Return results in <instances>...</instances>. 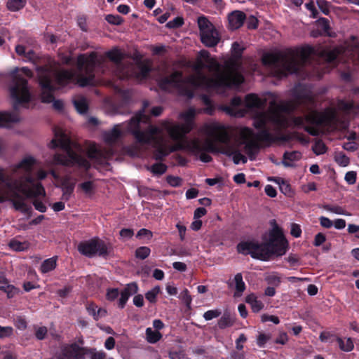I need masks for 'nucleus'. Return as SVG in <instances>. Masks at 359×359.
<instances>
[{"instance_id":"18","label":"nucleus","mask_w":359,"mask_h":359,"mask_svg":"<svg viewBox=\"0 0 359 359\" xmlns=\"http://www.w3.org/2000/svg\"><path fill=\"white\" fill-rule=\"evenodd\" d=\"M242 100L239 97H233L229 105L224 106L222 109L231 116L242 117L245 110L241 108Z\"/></svg>"},{"instance_id":"42","label":"nucleus","mask_w":359,"mask_h":359,"mask_svg":"<svg viewBox=\"0 0 359 359\" xmlns=\"http://www.w3.org/2000/svg\"><path fill=\"white\" fill-rule=\"evenodd\" d=\"M313 151L317 155H320L326 151L325 144L321 141H317L313 146Z\"/></svg>"},{"instance_id":"27","label":"nucleus","mask_w":359,"mask_h":359,"mask_svg":"<svg viewBox=\"0 0 359 359\" xmlns=\"http://www.w3.org/2000/svg\"><path fill=\"white\" fill-rule=\"evenodd\" d=\"M0 290L4 291L8 298L13 297L18 292L14 286L8 285L6 279L2 278L0 280Z\"/></svg>"},{"instance_id":"52","label":"nucleus","mask_w":359,"mask_h":359,"mask_svg":"<svg viewBox=\"0 0 359 359\" xmlns=\"http://www.w3.org/2000/svg\"><path fill=\"white\" fill-rule=\"evenodd\" d=\"M290 233L295 238H299L302 234L300 226L297 224H292L290 226Z\"/></svg>"},{"instance_id":"51","label":"nucleus","mask_w":359,"mask_h":359,"mask_svg":"<svg viewBox=\"0 0 359 359\" xmlns=\"http://www.w3.org/2000/svg\"><path fill=\"white\" fill-rule=\"evenodd\" d=\"M119 295V291L116 288H109L107 292V299L109 301H114Z\"/></svg>"},{"instance_id":"7","label":"nucleus","mask_w":359,"mask_h":359,"mask_svg":"<svg viewBox=\"0 0 359 359\" xmlns=\"http://www.w3.org/2000/svg\"><path fill=\"white\" fill-rule=\"evenodd\" d=\"M264 242L259 243L256 241H244L237 246L239 253L250 255L252 257L262 261L269 260L272 255L282 256L287 249V242L281 230L274 226L264 237Z\"/></svg>"},{"instance_id":"34","label":"nucleus","mask_w":359,"mask_h":359,"mask_svg":"<svg viewBox=\"0 0 359 359\" xmlns=\"http://www.w3.org/2000/svg\"><path fill=\"white\" fill-rule=\"evenodd\" d=\"M233 319L228 313H224L218 321V326L221 329L231 327L233 325Z\"/></svg>"},{"instance_id":"21","label":"nucleus","mask_w":359,"mask_h":359,"mask_svg":"<svg viewBox=\"0 0 359 359\" xmlns=\"http://www.w3.org/2000/svg\"><path fill=\"white\" fill-rule=\"evenodd\" d=\"M302 157V154L299 151H286L283 154L281 163L285 167H294L296 163L299 161Z\"/></svg>"},{"instance_id":"60","label":"nucleus","mask_w":359,"mask_h":359,"mask_svg":"<svg viewBox=\"0 0 359 359\" xmlns=\"http://www.w3.org/2000/svg\"><path fill=\"white\" fill-rule=\"evenodd\" d=\"M288 341V337L285 332H281L276 339L275 342L282 345L285 344Z\"/></svg>"},{"instance_id":"54","label":"nucleus","mask_w":359,"mask_h":359,"mask_svg":"<svg viewBox=\"0 0 359 359\" xmlns=\"http://www.w3.org/2000/svg\"><path fill=\"white\" fill-rule=\"evenodd\" d=\"M15 325L19 330H25L27 327V322L22 317H17L15 320Z\"/></svg>"},{"instance_id":"38","label":"nucleus","mask_w":359,"mask_h":359,"mask_svg":"<svg viewBox=\"0 0 359 359\" xmlns=\"http://www.w3.org/2000/svg\"><path fill=\"white\" fill-rule=\"evenodd\" d=\"M334 160L339 165L343 167L349 164V158L342 152L336 153Z\"/></svg>"},{"instance_id":"3","label":"nucleus","mask_w":359,"mask_h":359,"mask_svg":"<svg viewBox=\"0 0 359 359\" xmlns=\"http://www.w3.org/2000/svg\"><path fill=\"white\" fill-rule=\"evenodd\" d=\"M105 60L104 56H98L93 53L89 55H81L78 57L77 72L60 70L52 66L37 68L39 83L41 89V101L46 103L53 102L55 109H61L63 107L62 101L55 100L53 97V91L55 89L53 82L60 86L75 81L80 86L93 85L95 81L93 72Z\"/></svg>"},{"instance_id":"64","label":"nucleus","mask_w":359,"mask_h":359,"mask_svg":"<svg viewBox=\"0 0 359 359\" xmlns=\"http://www.w3.org/2000/svg\"><path fill=\"white\" fill-rule=\"evenodd\" d=\"M302 189L304 193H309V191L316 190V186L314 182H309L303 185L302 187Z\"/></svg>"},{"instance_id":"23","label":"nucleus","mask_w":359,"mask_h":359,"mask_svg":"<svg viewBox=\"0 0 359 359\" xmlns=\"http://www.w3.org/2000/svg\"><path fill=\"white\" fill-rule=\"evenodd\" d=\"M19 120L16 114L0 112V127H9L11 123H16Z\"/></svg>"},{"instance_id":"57","label":"nucleus","mask_w":359,"mask_h":359,"mask_svg":"<svg viewBox=\"0 0 359 359\" xmlns=\"http://www.w3.org/2000/svg\"><path fill=\"white\" fill-rule=\"evenodd\" d=\"M317 4L320 10L325 14L328 15L329 13V6L328 4L324 0H319L317 1Z\"/></svg>"},{"instance_id":"2","label":"nucleus","mask_w":359,"mask_h":359,"mask_svg":"<svg viewBox=\"0 0 359 359\" xmlns=\"http://www.w3.org/2000/svg\"><path fill=\"white\" fill-rule=\"evenodd\" d=\"M243 49L239 43H233L231 57L223 65L219 64L208 52L202 51L191 65L194 74L183 79L182 73L175 71L158 79V85L163 90L177 88L189 97H193L194 90L198 88L219 91L222 88L238 87L244 80L240 62Z\"/></svg>"},{"instance_id":"37","label":"nucleus","mask_w":359,"mask_h":359,"mask_svg":"<svg viewBox=\"0 0 359 359\" xmlns=\"http://www.w3.org/2000/svg\"><path fill=\"white\" fill-rule=\"evenodd\" d=\"M160 292L161 287L159 286H155L145 294V297L150 303H155L156 301V297Z\"/></svg>"},{"instance_id":"33","label":"nucleus","mask_w":359,"mask_h":359,"mask_svg":"<svg viewBox=\"0 0 359 359\" xmlns=\"http://www.w3.org/2000/svg\"><path fill=\"white\" fill-rule=\"evenodd\" d=\"M25 0H8L7 8L11 11H18L25 5Z\"/></svg>"},{"instance_id":"50","label":"nucleus","mask_w":359,"mask_h":359,"mask_svg":"<svg viewBox=\"0 0 359 359\" xmlns=\"http://www.w3.org/2000/svg\"><path fill=\"white\" fill-rule=\"evenodd\" d=\"M357 173L355 171H349L345 175V180L348 184H353L356 182Z\"/></svg>"},{"instance_id":"44","label":"nucleus","mask_w":359,"mask_h":359,"mask_svg":"<svg viewBox=\"0 0 359 359\" xmlns=\"http://www.w3.org/2000/svg\"><path fill=\"white\" fill-rule=\"evenodd\" d=\"M271 339L270 334L261 333L257 339V344L259 347H264L266 343Z\"/></svg>"},{"instance_id":"5","label":"nucleus","mask_w":359,"mask_h":359,"mask_svg":"<svg viewBox=\"0 0 359 359\" xmlns=\"http://www.w3.org/2000/svg\"><path fill=\"white\" fill-rule=\"evenodd\" d=\"M245 114H253L254 126L262 128L268 123L284 127L287 124L285 112L292 111L294 106L292 103L280 101L278 96L268 93L262 99L256 94H248L245 97Z\"/></svg>"},{"instance_id":"20","label":"nucleus","mask_w":359,"mask_h":359,"mask_svg":"<svg viewBox=\"0 0 359 359\" xmlns=\"http://www.w3.org/2000/svg\"><path fill=\"white\" fill-rule=\"evenodd\" d=\"M245 15L241 11H232L228 15L229 27L231 29H236L241 27L245 20Z\"/></svg>"},{"instance_id":"13","label":"nucleus","mask_w":359,"mask_h":359,"mask_svg":"<svg viewBox=\"0 0 359 359\" xmlns=\"http://www.w3.org/2000/svg\"><path fill=\"white\" fill-rule=\"evenodd\" d=\"M144 113V110L140 111L139 113L135 114V116H133L130 119V121L128 123L126 124V123H123L115 125L111 130L104 132L103 133V139H104V142L107 144H111L117 142L119 140V138L122 136V135L123 133V130L125 128H127L128 132H129V133H132L133 135H135L130 130V125H131V122H132L133 119H136V120L135 122H133L132 126L133 127L136 126L137 130L140 133H146L148 131V129L145 131L140 130V124L142 123H147L149 118V117L147 115H145ZM134 137H135V136H134Z\"/></svg>"},{"instance_id":"31","label":"nucleus","mask_w":359,"mask_h":359,"mask_svg":"<svg viewBox=\"0 0 359 359\" xmlns=\"http://www.w3.org/2000/svg\"><path fill=\"white\" fill-rule=\"evenodd\" d=\"M162 334L157 330L154 331L151 327L146 329V339L149 343L154 344L159 341Z\"/></svg>"},{"instance_id":"48","label":"nucleus","mask_w":359,"mask_h":359,"mask_svg":"<svg viewBox=\"0 0 359 359\" xmlns=\"http://www.w3.org/2000/svg\"><path fill=\"white\" fill-rule=\"evenodd\" d=\"M13 329L12 327L6 326L1 327L0 326V338L8 337L13 334Z\"/></svg>"},{"instance_id":"43","label":"nucleus","mask_w":359,"mask_h":359,"mask_svg":"<svg viewBox=\"0 0 359 359\" xmlns=\"http://www.w3.org/2000/svg\"><path fill=\"white\" fill-rule=\"evenodd\" d=\"M266 280L269 284L273 285L275 286H278L280 283V278L277 273L269 274L266 278Z\"/></svg>"},{"instance_id":"36","label":"nucleus","mask_w":359,"mask_h":359,"mask_svg":"<svg viewBox=\"0 0 359 359\" xmlns=\"http://www.w3.org/2000/svg\"><path fill=\"white\" fill-rule=\"evenodd\" d=\"M337 342L340 348L344 351H350L353 348V343L351 338L342 339L341 338L337 339Z\"/></svg>"},{"instance_id":"8","label":"nucleus","mask_w":359,"mask_h":359,"mask_svg":"<svg viewBox=\"0 0 359 359\" xmlns=\"http://www.w3.org/2000/svg\"><path fill=\"white\" fill-rule=\"evenodd\" d=\"M60 147L66 155L55 154L51 162L54 165H78L84 168L90 167L89 162L81 156V148L79 145L71 142L69 138L60 128L54 130V138L50 143V148Z\"/></svg>"},{"instance_id":"12","label":"nucleus","mask_w":359,"mask_h":359,"mask_svg":"<svg viewBox=\"0 0 359 359\" xmlns=\"http://www.w3.org/2000/svg\"><path fill=\"white\" fill-rule=\"evenodd\" d=\"M321 55L329 62L337 61L359 63V40L352 36L338 47L323 50Z\"/></svg>"},{"instance_id":"9","label":"nucleus","mask_w":359,"mask_h":359,"mask_svg":"<svg viewBox=\"0 0 359 359\" xmlns=\"http://www.w3.org/2000/svg\"><path fill=\"white\" fill-rule=\"evenodd\" d=\"M294 123L305 129L312 135H318L321 132V126H327L331 130L337 127L336 111L327 109L323 112L311 111L305 117H296Z\"/></svg>"},{"instance_id":"46","label":"nucleus","mask_w":359,"mask_h":359,"mask_svg":"<svg viewBox=\"0 0 359 359\" xmlns=\"http://www.w3.org/2000/svg\"><path fill=\"white\" fill-rule=\"evenodd\" d=\"M167 182L173 187H180L182 184V179L176 176H168Z\"/></svg>"},{"instance_id":"58","label":"nucleus","mask_w":359,"mask_h":359,"mask_svg":"<svg viewBox=\"0 0 359 359\" xmlns=\"http://www.w3.org/2000/svg\"><path fill=\"white\" fill-rule=\"evenodd\" d=\"M80 187L83 189V191L86 194H90V193H91V191L93 189V185L91 182H86L81 184Z\"/></svg>"},{"instance_id":"29","label":"nucleus","mask_w":359,"mask_h":359,"mask_svg":"<svg viewBox=\"0 0 359 359\" xmlns=\"http://www.w3.org/2000/svg\"><path fill=\"white\" fill-rule=\"evenodd\" d=\"M57 265V257H53L44 260L40 267V270L43 273L53 271Z\"/></svg>"},{"instance_id":"55","label":"nucleus","mask_w":359,"mask_h":359,"mask_svg":"<svg viewBox=\"0 0 359 359\" xmlns=\"http://www.w3.org/2000/svg\"><path fill=\"white\" fill-rule=\"evenodd\" d=\"M326 210L337 215H346L345 210L340 206H327Z\"/></svg>"},{"instance_id":"19","label":"nucleus","mask_w":359,"mask_h":359,"mask_svg":"<svg viewBox=\"0 0 359 359\" xmlns=\"http://www.w3.org/2000/svg\"><path fill=\"white\" fill-rule=\"evenodd\" d=\"M138 291V286L135 283H131L126 285V287L120 292V298L118 300V306L120 308H124L129 297L135 294Z\"/></svg>"},{"instance_id":"24","label":"nucleus","mask_w":359,"mask_h":359,"mask_svg":"<svg viewBox=\"0 0 359 359\" xmlns=\"http://www.w3.org/2000/svg\"><path fill=\"white\" fill-rule=\"evenodd\" d=\"M269 180L278 184L280 191L285 196H291L292 195V191L290 184L283 178L273 177Z\"/></svg>"},{"instance_id":"40","label":"nucleus","mask_w":359,"mask_h":359,"mask_svg":"<svg viewBox=\"0 0 359 359\" xmlns=\"http://www.w3.org/2000/svg\"><path fill=\"white\" fill-rule=\"evenodd\" d=\"M167 169V166L163 163H156L153 165L150 170L154 173L156 175H162L163 174Z\"/></svg>"},{"instance_id":"59","label":"nucleus","mask_w":359,"mask_h":359,"mask_svg":"<svg viewBox=\"0 0 359 359\" xmlns=\"http://www.w3.org/2000/svg\"><path fill=\"white\" fill-rule=\"evenodd\" d=\"M325 241V236L324 234L321 233H318L316 235L315 239H314V245L315 246H320Z\"/></svg>"},{"instance_id":"17","label":"nucleus","mask_w":359,"mask_h":359,"mask_svg":"<svg viewBox=\"0 0 359 359\" xmlns=\"http://www.w3.org/2000/svg\"><path fill=\"white\" fill-rule=\"evenodd\" d=\"M83 349L74 344L62 347L58 354V359H83Z\"/></svg>"},{"instance_id":"30","label":"nucleus","mask_w":359,"mask_h":359,"mask_svg":"<svg viewBox=\"0 0 359 359\" xmlns=\"http://www.w3.org/2000/svg\"><path fill=\"white\" fill-rule=\"evenodd\" d=\"M247 303L250 304L254 312H259L264 306L262 302L259 301L254 294H250L246 297Z\"/></svg>"},{"instance_id":"62","label":"nucleus","mask_w":359,"mask_h":359,"mask_svg":"<svg viewBox=\"0 0 359 359\" xmlns=\"http://www.w3.org/2000/svg\"><path fill=\"white\" fill-rule=\"evenodd\" d=\"M320 223L322 226L325 228H330L333 226V222L325 217H321L320 218Z\"/></svg>"},{"instance_id":"61","label":"nucleus","mask_w":359,"mask_h":359,"mask_svg":"<svg viewBox=\"0 0 359 359\" xmlns=\"http://www.w3.org/2000/svg\"><path fill=\"white\" fill-rule=\"evenodd\" d=\"M318 23L324 32H327L329 30L330 25H329V22L327 19L323 18H320L318 20Z\"/></svg>"},{"instance_id":"4","label":"nucleus","mask_w":359,"mask_h":359,"mask_svg":"<svg viewBox=\"0 0 359 359\" xmlns=\"http://www.w3.org/2000/svg\"><path fill=\"white\" fill-rule=\"evenodd\" d=\"M37 163L34 156L27 155L13 168V173L20 177L8 184V191H0V202L11 201L17 210L28 214L32 207L27 204L25 200L32 199L36 210L41 212L46 211V206L40 201L41 198L46 196L45 189L40 182H35L33 177V171Z\"/></svg>"},{"instance_id":"28","label":"nucleus","mask_w":359,"mask_h":359,"mask_svg":"<svg viewBox=\"0 0 359 359\" xmlns=\"http://www.w3.org/2000/svg\"><path fill=\"white\" fill-rule=\"evenodd\" d=\"M106 353L102 351H97L96 349H83V358L89 359H104Z\"/></svg>"},{"instance_id":"25","label":"nucleus","mask_w":359,"mask_h":359,"mask_svg":"<svg viewBox=\"0 0 359 359\" xmlns=\"http://www.w3.org/2000/svg\"><path fill=\"white\" fill-rule=\"evenodd\" d=\"M18 163L11 166V176L9 179L7 180V182L5 185L0 184V191H6L8 190V184L15 180H17L20 178V175L14 174L13 172V168ZM4 176L2 169H0V184L4 181Z\"/></svg>"},{"instance_id":"14","label":"nucleus","mask_w":359,"mask_h":359,"mask_svg":"<svg viewBox=\"0 0 359 359\" xmlns=\"http://www.w3.org/2000/svg\"><path fill=\"white\" fill-rule=\"evenodd\" d=\"M197 24L201 42L207 47L215 46L220 40V35L215 25L204 15L199 16Z\"/></svg>"},{"instance_id":"56","label":"nucleus","mask_w":359,"mask_h":359,"mask_svg":"<svg viewBox=\"0 0 359 359\" xmlns=\"http://www.w3.org/2000/svg\"><path fill=\"white\" fill-rule=\"evenodd\" d=\"M47 334V328L46 327H38L36 329V337L39 339H43Z\"/></svg>"},{"instance_id":"45","label":"nucleus","mask_w":359,"mask_h":359,"mask_svg":"<svg viewBox=\"0 0 359 359\" xmlns=\"http://www.w3.org/2000/svg\"><path fill=\"white\" fill-rule=\"evenodd\" d=\"M105 20L112 25H120L122 22V18L118 15H107Z\"/></svg>"},{"instance_id":"1","label":"nucleus","mask_w":359,"mask_h":359,"mask_svg":"<svg viewBox=\"0 0 359 359\" xmlns=\"http://www.w3.org/2000/svg\"><path fill=\"white\" fill-rule=\"evenodd\" d=\"M201 111V109L189 107L179 114L183 123L165 120L158 126H149L146 133H140L137 127L132 125L130 130L138 142L149 144L155 149L156 159H162L173 151L183 150L198 156L205 163L212 160L207 152H212L232 157L235 164L245 163L248 161L245 155L252 159L257 154L258 141L271 139L267 130L255 135L251 129L243 128L240 130L238 140L231 141L226 127L217 122L206 123L201 128V132L208 137L205 141L198 137L184 138L194 127L195 116ZM135 120L133 119L131 124Z\"/></svg>"},{"instance_id":"35","label":"nucleus","mask_w":359,"mask_h":359,"mask_svg":"<svg viewBox=\"0 0 359 359\" xmlns=\"http://www.w3.org/2000/svg\"><path fill=\"white\" fill-rule=\"evenodd\" d=\"M29 243L27 242H20L17 240H12L9 243V247L15 251H23L27 250L29 248Z\"/></svg>"},{"instance_id":"39","label":"nucleus","mask_w":359,"mask_h":359,"mask_svg":"<svg viewBox=\"0 0 359 359\" xmlns=\"http://www.w3.org/2000/svg\"><path fill=\"white\" fill-rule=\"evenodd\" d=\"M150 252V249L148 247H140L136 250L135 255L137 258L144 259L149 255Z\"/></svg>"},{"instance_id":"11","label":"nucleus","mask_w":359,"mask_h":359,"mask_svg":"<svg viewBox=\"0 0 359 359\" xmlns=\"http://www.w3.org/2000/svg\"><path fill=\"white\" fill-rule=\"evenodd\" d=\"M32 76L27 67L15 69L13 72V81L9 88L11 99L15 109L25 107L31 101L30 93L26 78Z\"/></svg>"},{"instance_id":"6","label":"nucleus","mask_w":359,"mask_h":359,"mask_svg":"<svg viewBox=\"0 0 359 359\" xmlns=\"http://www.w3.org/2000/svg\"><path fill=\"white\" fill-rule=\"evenodd\" d=\"M313 53L314 49L309 46L267 53L263 55L262 62L271 69L273 76L282 77L297 72Z\"/></svg>"},{"instance_id":"22","label":"nucleus","mask_w":359,"mask_h":359,"mask_svg":"<svg viewBox=\"0 0 359 359\" xmlns=\"http://www.w3.org/2000/svg\"><path fill=\"white\" fill-rule=\"evenodd\" d=\"M75 186V181L69 177H65L62 181V198L68 201L71 197Z\"/></svg>"},{"instance_id":"53","label":"nucleus","mask_w":359,"mask_h":359,"mask_svg":"<svg viewBox=\"0 0 359 359\" xmlns=\"http://www.w3.org/2000/svg\"><path fill=\"white\" fill-rule=\"evenodd\" d=\"M261 320L263 323L267 322V321H271L276 325L279 324V323H280L279 318L277 316H272V315L271 316V315L263 314L261 316Z\"/></svg>"},{"instance_id":"49","label":"nucleus","mask_w":359,"mask_h":359,"mask_svg":"<svg viewBox=\"0 0 359 359\" xmlns=\"http://www.w3.org/2000/svg\"><path fill=\"white\" fill-rule=\"evenodd\" d=\"M201 100H202L203 104L207 106V107L205 109H204L203 111L207 114H211L213 108L212 106V102H211L210 99L206 95H203L201 97Z\"/></svg>"},{"instance_id":"32","label":"nucleus","mask_w":359,"mask_h":359,"mask_svg":"<svg viewBox=\"0 0 359 359\" xmlns=\"http://www.w3.org/2000/svg\"><path fill=\"white\" fill-rule=\"evenodd\" d=\"M235 285H236V293L235 295L241 296V294L245 290V285L243 280V276L241 273H237L234 277Z\"/></svg>"},{"instance_id":"63","label":"nucleus","mask_w":359,"mask_h":359,"mask_svg":"<svg viewBox=\"0 0 359 359\" xmlns=\"http://www.w3.org/2000/svg\"><path fill=\"white\" fill-rule=\"evenodd\" d=\"M264 190H265V192L267 194V196H269V197L273 198L277 194L276 190L275 189V188L270 184H267L265 187Z\"/></svg>"},{"instance_id":"47","label":"nucleus","mask_w":359,"mask_h":359,"mask_svg":"<svg viewBox=\"0 0 359 359\" xmlns=\"http://www.w3.org/2000/svg\"><path fill=\"white\" fill-rule=\"evenodd\" d=\"M183 23V19L180 17H177L174 20L169 21L166 24V27L168 28H176L182 26Z\"/></svg>"},{"instance_id":"10","label":"nucleus","mask_w":359,"mask_h":359,"mask_svg":"<svg viewBox=\"0 0 359 359\" xmlns=\"http://www.w3.org/2000/svg\"><path fill=\"white\" fill-rule=\"evenodd\" d=\"M108 57L116 65V74L121 79L135 77L138 80H142L147 77L151 70V63L149 61L132 63H123V53L117 48H114L106 53Z\"/></svg>"},{"instance_id":"41","label":"nucleus","mask_w":359,"mask_h":359,"mask_svg":"<svg viewBox=\"0 0 359 359\" xmlns=\"http://www.w3.org/2000/svg\"><path fill=\"white\" fill-rule=\"evenodd\" d=\"M221 313L222 312L219 309L209 310L204 313L203 318L205 320H210L219 317Z\"/></svg>"},{"instance_id":"26","label":"nucleus","mask_w":359,"mask_h":359,"mask_svg":"<svg viewBox=\"0 0 359 359\" xmlns=\"http://www.w3.org/2000/svg\"><path fill=\"white\" fill-rule=\"evenodd\" d=\"M74 104L76 111L79 114H85L88 107V101L86 98L83 96H78L74 100Z\"/></svg>"},{"instance_id":"15","label":"nucleus","mask_w":359,"mask_h":359,"mask_svg":"<svg viewBox=\"0 0 359 359\" xmlns=\"http://www.w3.org/2000/svg\"><path fill=\"white\" fill-rule=\"evenodd\" d=\"M78 250L81 254L87 257H93L96 255L104 256L107 254L106 244L98 238L81 243L78 245Z\"/></svg>"},{"instance_id":"16","label":"nucleus","mask_w":359,"mask_h":359,"mask_svg":"<svg viewBox=\"0 0 359 359\" xmlns=\"http://www.w3.org/2000/svg\"><path fill=\"white\" fill-rule=\"evenodd\" d=\"M111 149H102L100 147L90 144L88 148V157L98 163H102L112 155Z\"/></svg>"}]
</instances>
